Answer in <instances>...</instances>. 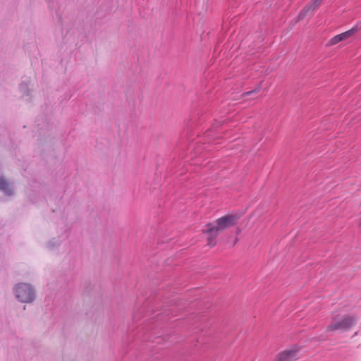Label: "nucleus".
Instances as JSON below:
<instances>
[{"instance_id":"9b49d317","label":"nucleus","mask_w":361,"mask_h":361,"mask_svg":"<svg viewBox=\"0 0 361 361\" xmlns=\"http://www.w3.org/2000/svg\"><path fill=\"white\" fill-rule=\"evenodd\" d=\"M259 90H260V86L259 85L256 88H255L253 90H252V91H248V92H244L243 94V97H246V96L252 94L253 93L258 92L259 91Z\"/></svg>"},{"instance_id":"20e7f679","label":"nucleus","mask_w":361,"mask_h":361,"mask_svg":"<svg viewBox=\"0 0 361 361\" xmlns=\"http://www.w3.org/2000/svg\"><path fill=\"white\" fill-rule=\"evenodd\" d=\"M299 348L296 346L285 350L278 354L276 361H295L298 359Z\"/></svg>"},{"instance_id":"6e6552de","label":"nucleus","mask_w":361,"mask_h":361,"mask_svg":"<svg viewBox=\"0 0 361 361\" xmlns=\"http://www.w3.org/2000/svg\"><path fill=\"white\" fill-rule=\"evenodd\" d=\"M359 29L360 28L358 27V26L355 25L353 27H352L351 29H350L349 30L344 32L341 34H339L341 37H342V41L345 40V39L349 38L350 37H351L352 35H353L355 32H357L359 30Z\"/></svg>"},{"instance_id":"f257e3e1","label":"nucleus","mask_w":361,"mask_h":361,"mask_svg":"<svg viewBox=\"0 0 361 361\" xmlns=\"http://www.w3.org/2000/svg\"><path fill=\"white\" fill-rule=\"evenodd\" d=\"M357 322V317L353 314H345L333 317L332 323L327 326L326 331H348Z\"/></svg>"},{"instance_id":"f8f14e48","label":"nucleus","mask_w":361,"mask_h":361,"mask_svg":"<svg viewBox=\"0 0 361 361\" xmlns=\"http://www.w3.org/2000/svg\"><path fill=\"white\" fill-rule=\"evenodd\" d=\"M55 246V244H54L52 243V241H50L49 243H48V247L50 248V249H52L53 247H54Z\"/></svg>"},{"instance_id":"9d476101","label":"nucleus","mask_w":361,"mask_h":361,"mask_svg":"<svg viewBox=\"0 0 361 361\" xmlns=\"http://www.w3.org/2000/svg\"><path fill=\"white\" fill-rule=\"evenodd\" d=\"M341 41H342V37H341L340 35H338L334 37L333 38H331V40L329 41V44L330 45H334Z\"/></svg>"},{"instance_id":"423d86ee","label":"nucleus","mask_w":361,"mask_h":361,"mask_svg":"<svg viewBox=\"0 0 361 361\" xmlns=\"http://www.w3.org/2000/svg\"><path fill=\"white\" fill-rule=\"evenodd\" d=\"M0 190L7 196H11L13 195V188L10 185L8 182L4 178L0 177Z\"/></svg>"},{"instance_id":"1a4fd4ad","label":"nucleus","mask_w":361,"mask_h":361,"mask_svg":"<svg viewBox=\"0 0 361 361\" xmlns=\"http://www.w3.org/2000/svg\"><path fill=\"white\" fill-rule=\"evenodd\" d=\"M19 90L23 95L28 94L29 90H28V86H27V83H25V82L20 83L19 85Z\"/></svg>"},{"instance_id":"39448f33","label":"nucleus","mask_w":361,"mask_h":361,"mask_svg":"<svg viewBox=\"0 0 361 361\" xmlns=\"http://www.w3.org/2000/svg\"><path fill=\"white\" fill-rule=\"evenodd\" d=\"M322 0H312L308 5H307L300 13L298 18L302 19L310 13L315 10L321 4Z\"/></svg>"},{"instance_id":"7ed1b4c3","label":"nucleus","mask_w":361,"mask_h":361,"mask_svg":"<svg viewBox=\"0 0 361 361\" xmlns=\"http://www.w3.org/2000/svg\"><path fill=\"white\" fill-rule=\"evenodd\" d=\"M235 216L233 215H226L218 219L216 221V225L211 226L209 224L208 226H209V230L212 232H217L219 233L220 231L233 226L235 223Z\"/></svg>"},{"instance_id":"0eeeda50","label":"nucleus","mask_w":361,"mask_h":361,"mask_svg":"<svg viewBox=\"0 0 361 361\" xmlns=\"http://www.w3.org/2000/svg\"><path fill=\"white\" fill-rule=\"evenodd\" d=\"M206 233L209 234V237L207 238L208 245L210 247L214 246L216 244V238L219 233L217 232H212L209 230V227L207 228Z\"/></svg>"},{"instance_id":"f03ea898","label":"nucleus","mask_w":361,"mask_h":361,"mask_svg":"<svg viewBox=\"0 0 361 361\" xmlns=\"http://www.w3.org/2000/svg\"><path fill=\"white\" fill-rule=\"evenodd\" d=\"M16 298L23 303L32 302L35 298V293L31 285L26 283H19L13 288Z\"/></svg>"}]
</instances>
